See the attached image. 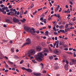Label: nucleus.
Segmentation results:
<instances>
[{
    "label": "nucleus",
    "mask_w": 76,
    "mask_h": 76,
    "mask_svg": "<svg viewBox=\"0 0 76 76\" xmlns=\"http://www.w3.org/2000/svg\"><path fill=\"white\" fill-rule=\"evenodd\" d=\"M25 31L28 32H31L33 35H35V33H36V31H35V29L34 28H31L27 26H25L24 27Z\"/></svg>",
    "instance_id": "1"
},
{
    "label": "nucleus",
    "mask_w": 76,
    "mask_h": 76,
    "mask_svg": "<svg viewBox=\"0 0 76 76\" xmlns=\"http://www.w3.org/2000/svg\"><path fill=\"white\" fill-rule=\"evenodd\" d=\"M44 56H43L42 52L39 53L37 54V55H36L35 56L36 60L39 61V62L42 61V58H44Z\"/></svg>",
    "instance_id": "2"
},
{
    "label": "nucleus",
    "mask_w": 76,
    "mask_h": 76,
    "mask_svg": "<svg viewBox=\"0 0 76 76\" xmlns=\"http://www.w3.org/2000/svg\"><path fill=\"white\" fill-rule=\"evenodd\" d=\"M26 42L22 46V48H23L24 46H26V45H29V44H31V39L28 38L26 40Z\"/></svg>",
    "instance_id": "3"
},
{
    "label": "nucleus",
    "mask_w": 76,
    "mask_h": 76,
    "mask_svg": "<svg viewBox=\"0 0 76 76\" xmlns=\"http://www.w3.org/2000/svg\"><path fill=\"white\" fill-rule=\"evenodd\" d=\"M35 51L34 49H31L28 52V54L32 55L35 54Z\"/></svg>",
    "instance_id": "4"
},
{
    "label": "nucleus",
    "mask_w": 76,
    "mask_h": 76,
    "mask_svg": "<svg viewBox=\"0 0 76 76\" xmlns=\"http://www.w3.org/2000/svg\"><path fill=\"white\" fill-rule=\"evenodd\" d=\"M76 64V60L72 59L71 60V62L69 63L70 65H73V64Z\"/></svg>",
    "instance_id": "5"
},
{
    "label": "nucleus",
    "mask_w": 76,
    "mask_h": 76,
    "mask_svg": "<svg viewBox=\"0 0 76 76\" xmlns=\"http://www.w3.org/2000/svg\"><path fill=\"white\" fill-rule=\"evenodd\" d=\"M13 21L14 23H18L19 22V20L15 18H14L13 19Z\"/></svg>",
    "instance_id": "6"
},
{
    "label": "nucleus",
    "mask_w": 76,
    "mask_h": 76,
    "mask_svg": "<svg viewBox=\"0 0 76 76\" xmlns=\"http://www.w3.org/2000/svg\"><path fill=\"white\" fill-rule=\"evenodd\" d=\"M36 50L37 51H41V47L38 46L36 47Z\"/></svg>",
    "instance_id": "7"
},
{
    "label": "nucleus",
    "mask_w": 76,
    "mask_h": 76,
    "mask_svg": "<svg viewBox=\"0 0 76 76\" xmlns=\"http://www.w3.org/2000/svg\"><path fill=\"white\" fill-rule=\"evenodd\" d=\"M58 64L57 63H56L54 65V67H55V69L56 70H57V69H59V66H58Z\"/></svg>",
    "instance_id": "8"
},
{
    "label": "nucleus",
    "mask_w": 76,
    "mask_h": 76,
    "mask_svg": "<svg viewBox=\"0 0 76 76\" xmlns=\"http://www.w3.org/2000/svg\"><path fill=\"white\" fill-rule=\"evenodd\" d=\"M68 67H69V65L68 64H65L64 65V68L66 70H68Z\"/></svg>",
    "instance_id": "9"
},
{
    "label": "nucleus",
    "mask_w": 76,
    "mask_h": 76,
    "mask_svg": "<svg viewBox=\"0 0 76 76\" xmlns=\"http://www.w3.org/2000/svg\"><path fill=\"white\" fill-rule=\"evenodd\" d=\"M34 75L35 76H41V73H37L36 72H34Z\"/></svg>",
    "instance_id": "10"
},
{
    "label": "nucleus",
    "mask_w": 76,
    "mask_h": 76,
    "mask_svg": "<svg viewBox=\"0 0 76 76\" xmlns=\"http://www.w3.org/2000/svg\"><path fill=\"white\" fill-rule=\"evenodd\" d=\"M6 22L8 23H12V22L10 20L7 19L6 20Z\"/></svg>",
    "instance_id": "11"
},
{
    "label": "nucleus",
    "mask_w": 76,
    "mask_h": 76,
    "mask_svg": "<svg viewBox=\"0 0 76 76\" xmlns=\"http://www.w3.org/2000/svg\"><path fill=\"white\" fill-rule=\"evenodd\" d=\"M60 5H58L57 7H56V8L55 9V12H56V11L57 12V11H58V9H59V8H60Z\"/></svg>",
    "instance_id": "12"
},
{
    "label": "nucleus",
    "mask_w": 76,
    "mask_h": 76,
    "mask_svg": "<svg viewBox=\"0 0 76 76\" xmlns=\"http://www.w3.org/2000/svg\"><path fill=\"white\" fill-rule=\"evenodd\" d=\"M6 9V8L5 7H4L3 8L0 9V10L1 11V12H3L4 11V10Z\"/></svg>",
    "instance_id": "13"
},
{
    "label": "nucleus",
    "mask_w": 76,
    "mask_h": 76,
    "mask_svg": "<svg viewBox=\"0 0 76 76\" xmlns=\"http://www.w3.org/2000/svg\"><path fill=\"white\" fill-rule=\"evenodd\" d=\"M27 71L29 72V73H32V70L30 69H27Z\"/></svg>",
    "instance_id": "14"
},
{
    "label": "nucleus",
    "mask_w": 76,
    "mask_h": 76,
    "mask_svg": "<svg viewBox=\"0 0 76 76\" xmlns=\"http://www.w3.org/2000/svg\"><path fill=\"white\" fill-rule=\"evenodd\" d=\"M55 54H56V55H57L58 56H59V55L60 54V53H59V52H58V51L57 50H56Z\"/></svg>",
    "instance_id": "15"
},
{
    "label": "nucleus",
    "mask_w": 76,
    "mask_h": 76,
    "mask_svg": "<svg viewBox=\"0 0 76 76\" xmlns=\"http://www.w3.org/2000/svg\"><path fill=\"white\" fill-rule=\"evenodd\" d=\"M65 31L66 32H67V31H70V28H66L65 29Z\"/></svg>",
    "instance_id": "16"
},
{
    "label": "nucleus",
    "mask_w": 76,
    "mask_h": 76,
    "mask_svg": "<svg viewBox=\"0 0 76 76\" xmlns=\"http://www.w3.org/2000/svg\"><path fill=\"white\" fill-rule=\"evenodd\" d=\"M42 20V22H43L45 23H47V19H45Z\"/></svg>",
    "instance_id": "17"
},
{
    "label": "nucleus",
    "mask_w": 76,
    "mask_h": 76,
    "mask_svg": "<svg viewBox=\"0 0 76 76\" xmlns=\"http://www.w3.org/2000/svg\"><path fill=\"white\" fill-rule=\"evenodd\" d=\"M14 57L15 59H19V58H20L16 55L14 56Z\"/></svg>",
    "instance_id": "18"
},
{
    "label": "nucleus",
    "mask_w": 76,
    "mask_h": 76,
    "mask_svg": "<svg viewBox=\"0 0 76 76\" xmlns=\"http://www.w3.org/2000/svg\"><path fill=\"white\" fill-rule=\"evenodd\" d=\"M44 52L45 53H49V51L48 50H44Z\"/></svg>",
    "instance_id": "19"
},
{
    "label": "nucleus",
    "mask_w": 76,
    "mask_h": 76,
    "mask_svg": "<svg viewBox=\"0 0 76 76\" xmlns=\"http://www.w3.org/2000/svg\"><path fill=\"white\" fill-rule=\"evenodd\" d=\"M31 56V55L30 54H28V57H30V59L31 60V59H32L34 58V57Z\"/></svg>",
    "instance_id": "20"
},
{
    "label": "nucleus",
    "mask_w": 76,
    "mask_h": 76,
    "mask_svg": "<svg viewBox=\"0 0 76 76\" xmlns=\"http://www.w3.org/2000/svg\"><path fill=\"white\" fill-rule=\"evenodd\" d=\"M14 48H12L11 49V51L12 53H14Z\"/></svg>",
    "instance_id": "21"
},
{
    "label": "nucleus",
    "mask_w": 76,
    "mask_h": 76,
    "mask_svg": "<svg viewBox=\"0 0 76 76\" xmlns=\"http://www.w3.org/2000/svg\"><path fill=\"white\" fill-rule=\"evenodd\" d=\"M8 62L9 63V64H13V63L11 62L10 61H9Z\"/></svg>",
    "instance_id": "22"
},
{
    "label": "nucleus",
    "mask_w": 76,
    "mask_h": 76,
    "mask_svg": "<svg viewBox=\"0 0 76 76\" xmlns=\"http://www.w3.org/2000/svg\"><path fill=\"white\" fill-rule=\"evenodd\" d=\"M23 10H21L20 12V15H23Z\"/></svg>",
    "instance_id": "23"
},
{
    "label": "nucleus",
    "mask_w": 76,
    "mask_h": 76,
    "mask_svg": "<svg viewBox=\"0 0 76 76\" xmlns=\"http://www.w3.org/2000/svg\"><path fill=\"white\" fill-rule=\"evenodd\" d=\"M11 11H13L14 12H15L16 11V9H13V8H11L10 9Z\"/></svg>",
    "instance_id": "24"
},
{
    "label": "nucleus",
    "mask_w": 76,
    "mask_h": 76,
    "mask_svg": "<svg viewBox=\"0 0 76 76\" xmlns=\"http://www.w3.org/2000/svg\"><path fill=\"white\" fill-rule=\"evenodd\" d=\"M49 58L50 60H53V56H49Z\"/></svg>",
    "instance_id": "25"
},
{
    "label": "nucleus",
    "mask_w": 76,
    "mask_h": 76,
    "mask_svg": "<svg viewBox=\"0 0 76 76\" xmlns=\"http://www.w3.org/2000/svg\"><path fill=\"white\" fill-rule=\"evenodd\" d=\"M63 42L62 41H60L59 43V44L61 45H63L64 44Z\"/></svg>",
    "instance_id": "26"
},
{
    "label": "nucleus",
    "mask_w": 76,
    "mask_h": 76,
    "mask_svg": "<svg viewBox=\"0 0 76 76\" xmlns=\"http://www.w3.org/2000/svg\"><path fill=\"white\" fill-rule=\"evenodd\" d=\"M32 61L33 62V63H37V62L36 61H35V60L34 59L32 60Z\"/></svg>",
    "instance_id": "27"
},
{
    "label": "nucleus",
    "mask_w": 76,
    "mask_h": 76,
    "mask_svg": "<svg viewBox=\"0 0 76 76\" xmlns=\"http://www.w3.org/2000/svg\"><path fill=\"white\" fill-rule=\"evenodd\" d=\"M42 46L43 47H45V46H46V44L44 43H42Z\"/></svg>",
    "instance_id": "28"
},
{
    "label": "nucleus",
    "mask_w": 76,
    "mask_h": 76,
    "mask_svg": "<svg viewBox=\"0 0 76 76\" xmlns=\"http://www.w3.org/2000/svg\"><path fill=\"white\" fill-rule=\"evenodd\" d=\"M21 21L22 22H25L26 21V19H25V18H23V20H21Z\"/></svg>",
    "instance_id": "29"
},
{
    "label": "nucleus",
    "mask_w": 76,
    "mask_h": 76,
    "mask_svg": "<svg viewBox=\"0 0 76 76\" xmlns=\"http://www.w3.org/2000/svg\"><path fill=\"white\" fill-rule=\"evenodd\" d=\"M57 43H58V41H56L55 42V43L54 44V46H56V45H57Z\"/></svg>",
    "instance_id": "30"
},
{
    "label": "nucleus",
    "mask_w": 76,
    "mask_h": 76,
    "mask_svg": "<svg viewBox=\"0 0 76 76\" xmlns=\"http://www.w3.org/2000/svg\"><path fill=\"white\" fill-rule=\"evenodd\" d=\"M22 69L23 70H26V71H27V69H26V68H25V67H23L22 68Z\"/></svg>",
    "instance_id": "31"
},
{
    "label": "nucleus",
    "mask_w": 76,
    "mask_h": 76,
    "mask_svg": "<svg viewBox=\"0 0 76 76\" xmlns=\"http://www.w3.org/2000/svg\"><path fill=\"white\" fill-rule=\"evenodd\" d=\"M60 31L61 32H62V33H64L65 32H64V30H60Z\"/></svg>",
    "instance_id": "32"
},
{
    "label": "nucleus",
    "mask_w": 76,
    "mask_h": 76,
    "mask_svg": "<svg viewBox=\"0 0 76 76\" xmlns=\"http://www.w3.org/2000/svg\"><path fill=\"white\" fill-rule=\"evenodd\" d=\"M5 67H7V68H8L9 67V66L7 64L6 62H5Z\"/></svg>",
    "instance_id": "33"
},
{
    "label": "nucleus",
    "mask_w": 76,
    "mask_h": 76,
    "mask_svg": "<svg viewBox=\"0 0 76 76\" xmlns=\"http://www.w3.org/2000/svg\"><path fill=\"white\" fill-rule=\"evenodd\" d=\"M68 26H69V25L68 24H67L66 25L65 28H68Z\"/></svg>",
    "instance_id": "34"
},
{
    "label": "nucleus",
    "mask_w": 76,
    "mask_h": 76,
    "mask_svg": "<svg viewBox=\"0 0 76 76\" xmlns=\"http://www.w3.org/2000/svg\"><path fill=\"white\" fill-rule=\"evenodd\" d=\"M63 27H64V26H63V25H61V26H60L59 28L62 29V28H63Z\"/></svg>",
    "instance_id": "35"
},
{
    "label": "nucleus",
    "mask_w": 76,
    "mask_h": 76,
    "mask_svg": "<svg viewBox=\"0 0 76 76\" xmlns=\"http://www.w3.org/2000/svg\"><path fill=\"white\" fill-rule=\"evenodd\" d=\"M40 18H44V15H43V14L42 15L40 16Z\"/></svg>",
    "instance_id": "36"
},
{
    "label": "nucleus",
    "mask_w": 76,
    "mask_h": 76,
    "mask_svg": "<svg viewBox=\"0 0 76 76\" xmlns=\"http://www.w3.org/2000/svg\"><path fill=\"white\" fill-rule=\"evenodd\" d=\"M45 33L46 34V35H48V31H46Z\"/></svg>",
    "instance_id": "37"
},
{
    "label": "nucleus",
    "mask_w": 76,
    "mask_h": 76,
    "mask_svg": "<svg viewBox=\"0 0 76 76\" xmlns=\"http://www.w3.org/2000/svg\"><path fill=\"white\" fill-rule=\"evenodd\" d=\"M34 6V4H32L31 5V8H32Z\"/></svg>",
    "instance_id": "38"
},
{
    "label": "nucleus",
    "mask_w": 76,
    "mask_h": 76,
    "mask_svg": "<svg viewBox=\"0 0 76 76\" xmlns=\"http://www.w3.org/2000/svg\"><path fill=\"white\" fill-rule=\"evenodd\" d=\"M24 61L23 60H22L20 62V64H22V63H23V62Z\"/></svg>",
    "instance_id": "39"
},
{
    "label": "nucleus",
    "mask_w": 76,
    "mask_h": 76,
    "mask_svg": "<svg viewBox=\"0 0 76 76\" xmlns=\"http://www.w3.org/2000/svg\"><path fill=\"white\" fill-rule=\"evenodd\" d=\"M69 25H73V23H69V24H68Z\"/></svg>",
    "instance_id": "40"
},
{
    "label": "nucleus",
    "mask_w": 76,
    "mask_h": 76,
    "mask_svg": "<svg viewBox=\"0 0 76 76\" xmlns=\"http://www.w3.org/2000/svg\"><path fill=\"white\" fill-rule=\"evenodd\" d=\"M37 10H36L35 12L33 13V15H35V14H36V13H37Z\"/></svg>",
    "instance_id": "41"
},
{
    "label": "nucleus",
    "mask_w": 76,
    "mask_h": 76,
    "mask_svg": "<svg viewBox=\"0 0 76 76\" xmlns=\"http://www.w3.org/2000/svg\"><path fill=\"white\" fill-rule=\"evenodd\" d=\"M10 13L11 15H13V13H14V12H13V11H12L10 12Z\"/></svg>",
    "instance_id": "42"
},
{
    "label": "nucleus",
    "mask_w": 76,
    "mask_h": 76,
    "mask_svg": "<svg viewBox=\"0 0 76 76\" xmlns=\"http://www.w3.org/2000/svg\"><path fill=\"white\" fill-rule=\"evenodd\" d=\"M53 29L54 30V31H56V27L55 26H54L53 28Z\"/></svg>",
    "instance_id": "43"
},
{
    "label": "nucleus",
    "mask_w": 76,
    "mask_h": 76,
    "mask_svg": "<svg viewBox=\"0 0 76 76\" xmlns=\"http://www.w3.org/2000/svg\"><path fill=\"white\" fill-rule=\"evenodd\" d=\"M3 14H4V15H6V11H4V12H2Z\"/></svg>",
    "instance_id": "44"
},
{
    "label": "nucleus",
    "mask_w": 76,
    "mask_h": 76,
    "mask_svg": "<svg viewBox=\"0 0 76 76\" xmlns=\"http://www.w3.org/2000/svg\"><path fill=\"white\" fill-rule=\"evenodd\" d=\"M42 10V8H41L39 9H38V11H40V10Z\"/></svg>",
    "instance_id": "45"
},
{
    "label": "nucleus",
    "mask_w": 76,
    "mask_h": 76,
    "mask_svg": "<svg viewBox=\"0 0 76 76\" xmlns=\"http://www.w3.org/2000/svg\"><path fill=\"white\" fill-rule=\"evenodd\" d=\"M44 54L45 56H47V53L44 52Z\"/></svg>",
    "instance_id": "46"
},
{
    "label": "nucleus",
    "mask_w": 76,
    "mask_h": 76,
    "mask_svg": "<svg viewBox=\"0 0 76 76\" xmlns=\"http://www.w3.org/2000/svg\"><path fill=\"white\" fill-rule=\"evenodd\" d=\"M9 8H10V9L11 8H12V6L11 5H10L9 6Z\"/></svg>",
    "instance_id": "47"
},
{
    "label": "nucleus",
    "mask_w": 76,
    "mask_h": 76,
    "mask_svg": "<svg viewBox=\"0 0 76 76\" xmlns=\"http://www.w3.org/2000/svg\"><path fill=\"white\" fill-rule=\"evenodd\" d=\"M60 10H59L58 11L59 12H61V10H62V8H60Z\"/></svg>",
    "instance_id": "48"
},
{
    "label": "nucleus",
    "mask_w": 76,
    "mask_h": 76,
    "mask_svg": "<svg viewBox=\"0 0 76 76\" xmlns=\"http://www.w3.org/2000/svg\"><path fill=\"white\" fill-rule=\"evenodd\" d=\"M70 4H71V5H73V2H72L71 1H70L69 2Z\"/></svg>",
    "instance_id": "49"
},
{
    "label": "nucleus",
    "mask_w": 76,
    "mask_h": 76,
    "mask_svg": "<svg viewBox=\"0 0 76 76\" xmlns=\"http://www.w3.org/2000/svg\"><path fill=\"white\" fill-rule=\"evenodd\" d=\"M49 49L50 51H52V50L51 49V48L50 47L49 48Z\"/></svg>",
    "instance_id": "50"
},
{
    "label": "nucleus",
    "mask_w": 76,
    "mask_h": 76,
    "mask_svg": "<svg viewBox=\"0 0 76 76\" xmlns=\"http://www.w3.org/2000/svg\"><path fill=\"white\" fill-rule=\"evenodd\" d=\"M56 47V48H58V43H57Z\"/></svg>",
    "instance_id": "51"
},
{
    "label": "nucleus",
    "mask_w": 76,
    "mask_h": 76,
    "mask_svg": "<svg viewBox=\"0 0 76 76\" xmlns=\"http://www.w3.org/2000/svg\"><path fill=\"white\" fill-rule=\"evenodd\" d=\"M36 33L37 34H39V30H37L36 31Z\"/></svg>",
    "instance_id": "52"
},
{
    "label": "nucleus",
    "mask_w": 76,
    "mask_h": 76,
    "mask_svg": "<svg viewBox=\"0 0 76 76\" xmlns=\"http://www.w3.org/2000/svg\"><path fill=\"white\" fill-rule=\"evenodd\" d=\"M74 57H76V55L75 54V52L74 53Z\"/></svg>",
    "instance_id": "53"
},
{
    "label": "nucleus",
    "mask_w": 76,
    "mask_h": 76,
    "mask_svg": "<svg viewBox=\"0 0 76 76\" xmlns=\"http://www.w3.org/2000/svg\"><path fill=\"white\" fill-rule=\"evenodd\" d=\"M5 72H6V73H7V72H9V70L7 69L4 71Z\"/></svg>",
    "instance_id": "54"
},
{
    "label": "nucleus",
    "mask_w": 76,
    "mask_h": 76,
    "mask_svg": "<svg viewBox=\"0 0 76 76\" xmlns=\"http://www.w3.org/2000/svg\"><path fill=\"white\" fill-rule=\"evenodd\" d=\"M0 6H1V7H4V5L1 4L0 5Z\"/></svg>",
    "instance_id": "55"
},
{
    "label": "nucleus",
    "mask_w": 76,
    "mask_h": 76,
    "mask_svg": "<svg viewBox=\"0 0 76 76\" xmlns=\"http://www.w3.org/2000/svg\"><path fill=\"white\" fill-rule=\"evenodd\" d=\"M27 12H28V11H26L24 12V15H25V14H26Z\"/></svg>",
    "instance_id": "56"
},
{
    "label": "nucleus",
    "mask_w": 76,
    "mask_h": 76,
    "mask_svg": "<svg viewBox=\"0 0 76 76\" xmlns=\"http://www.w3.org/2000/svg\"><path fill=\"white\" fill-rule=\"evenodd\" d=\"M3 26L4 28H6V27H7V26H6V24H4Z\"/></svg>",
    "instance_id": "57"
},
{
    "label": "nucleus",
    "mask_w": 76,
    "mask_h": 76,
    "mask_svg": "<svg viewBox=\"0 0 76 76\" xmlns=\"http://www.w3.org/2000/svg\"><path fill=\"white\" fill-rule=\"evenodd\" d=\"M43 73H47V71H43Z\"/></svg>",
    "instance_id": "58"
},
{
    "label": "nucleus",
    "mask_w": 76,
    "mask_h": 76,
    "mask_svg": "<svg viewBox=\"0 0 76 76\" xmlns=\"http://www.w3.org/2000/svg\"><path fill=\"white\" fill-rule=\"evenodd\" d=\"M48 10H47V11H46V12H45V15H47V13H48Z\"/></svg>",
    "instance_id": "59"
},
{
    "label": "nucleus",
    "mask_w": 76,
    "mask_h": 76,
    "mask_svg": "<svg viewBox=\"0 0 76 76\" xmlns=\"http://www.w3.org/2000/svg\"><path fill=\"white\" fill-rule=\"evenodd\" d=\"M68 54H71V55H72V54H73V53L71 52H69L68 53Z\"/></svg>",
    "instance_id": "60"
},
{
    "label": "nucleus",
    "mask_w": 76,
    "mask_h": 76,
    "mask_svg": "<svg viewBox=\"0 0 76 76\" xmlns=\"http://www.w3.org/2000/svg\"><path fill=\"white\" fill-rule=\"evenodd\" d=\"M74 28H75V27H70L69 29H74Z\"/></svg>",
    "instance_id": "61"
},
{
    "label": "nucleus",
    "mask_w": 76,
    "mask_h": 76,
    "mask_svg": "<svg viewBox=\"0 0 76 76\" xmlns=\"http://www.w3.org/2000/svg\"><path fill=\"white\" fill-rule=\"evenodd\" d=\"M7 15H11V14H10V12H8V13H7Z\"/></svg>",
    "instance_id": "62"
},
{
    "label": "nucleus",
    "mask_w": 76,
    "mask_h": 76,
    "mask_svg": "<svg viewBox=\"0 0 76 76\" xmlns=\"http://www.w3.org/2000/svg\"><path fill=\"white\" fill-rule=\"evenodd\" d=\"M64 50L65 51H68V48H64Z\"/></svg>",
    "instance_id": "63"
},
{
    "label": "nucleus",
    "mask_w": 76,
    "mask_h": 76,
    "mask_svg": "<svg viewBox=\"0 0 76 76\" xmlns=\"http://www.w3.org/2000/svg\"><path fill=\"white\" fill-rule=\"evenodd\" d=\"M56 76H60V75L59 74H57L56 75Z\"/></svg>",
    "instance_id": "64"
}]
</instances>
